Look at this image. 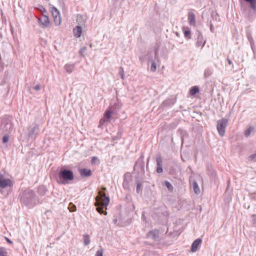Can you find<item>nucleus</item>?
<instances>
[{
  "instance_id": "3c124183",
  "label": "nucleus",
  "mask_w": 256,
  "mask_h": 256,
  "mask_svg": "<svg viewBox=\"0 0 256 256\" xmlns=\"http://www.w3.org/2000/svg\"><path fill=\"white\" fill-rule=\"evenodd\" d=\"M96 156L93 157V158H92V162H93V161H94V159H96Z\"/></svg>"
},
{
  "instance_id": "473e14b6",
  "label": "nucleus",
  "mask_w": 256,
  "mask_h": 256,
  "mask_svg": "<svg viewBox=\"0 0 256 256\" xmlns=\"http://www.w3.org/2000/svg\"><path fill=\"white\" fill-rule=\"evenodd\" d=\"M4 136L2 137V142L3 143H6L8 142L9 140V134H2Z\"/></svg>"
},
{
  "instance_id": "c9c22d12",
  "label": "nucleus",
  "mask_w": 256,
  "mask_h": 256,
  "mask_svg": "<svg viewBox=\"0 0 256 256\" xmlns=\"http://www.w3.org/2000/svg\"><path fill=\"white\" fill-rule=\"evenodd\" d=\"M156 69V64L154 62H152L150 66V70L152 72H155Z\"/></svg>"
},
{
  "instance_id": "6ab92c4d",
  "label": "nucleus",
  "mask_w": 256,
  "mask_h": 256,
  "mask_svg": "<svg viewBox=\"0 0 256 256\" xmlns=\"http://www.w3.org/2000/svg\"><path fill=\"white\" fill-rule=\"evenodd\" d=\"M176 100L174 98H169L162 102L161 104V106H162L164 107L170 106L175 103Z\"/></svg>"
},
{
  "instance_id": "49530a36",
  "label": "nucleus",
  "mask_w": 256,
  "mask_h": 256,
  "mask_svg": "<svg viewBox=\"0 0 256 256\" xmlns=\"http://www.w3.org/2000/svg\"><path fill=\"white\" fill-rule=\"evenodd\" d=\"M227 61L229 64L231 65L232 64V61L228 58H227Z\"/></svg>"
},
{
  "instance_id": "393cba45",
  "label": "nucleus",
  "mask_w": 256,
  "mask_h": 256,
  "mask_svg": "<svg viewBox=\"0 0 256 256\" xmlns=\"http://www.w3.org/2000/svg\"><path fill=\"white\" fill-rule=\"evenodd\" d=\"M164 184L170 192H173L174 187L169 182L166 180L164 182Z\"/></svg>"
},
{
  "instance_id": "f704fd0d",
  "label": "nucleus",
  "mask_w": 256,
  "mask_h": 256,
  "mask_svg": "<svg viewBox=\"0 0 256 256\" xmlns=\"http://www.w3.org/2000/svg\"><path fill=\"white\" fill-rule=\"evenodd\" d=\"M253 128L251 127H250L248 128L245 132H244V135L246 137H248L250 136V134L252 132Z\"/></svg>"
},
{
  "instance_id": "864d4df0",
  "label": "nucleus",
  "mask_w": 256,
  "mask_h": 256,
  "mask_svg": "<svg viewBox=\"0 0 256 256\" xmlns=\"http://www.w3.org/2000/svg\"><path fill=\"white\" fill-rule=\"evenodd\" d=\"M160 170H161V172H162V167H161Z\"/></svg>"
},
{
  "instance_id": "cd10ccee",
  "label": "nucleus",
  "mask_w": 256,
  "mask_h": 256,
  "mask_svg": "<svg viewBox=\"0 0 256 256\" xmlns=\"http://www.w3.org/2000/svg\"><path fill=\"white\" fill-rule=\"evenodd\" d=\"M84 243L85 246H88L90 243V238L89 235L85 234L84 236Z\"/></svg>"
},
{
  "instance_id": "37998d69",
  "label": "nucleus",
  "mask_w": 256,
  "mask_h": 256,
  "mask_svg": "<svg viewBox=\"0 0 256 256\" xmlns=\"http://www.w3.org/2000/svg\"><path fill=\"white\" fill-rule=\"evenodd\" d=\"M158 48H156L155 50V55L156 56H158Z\"/></svg>"
},
{
  "instance_id": "0eeeda50",
  "label": "nucleus",
  "mask_w": 256,
  "mask_h": 256,
  "mask_svg": "<svg viewBox=\"0 0 256 256\" xmlns=\"http://www.w3.org/2000/svg\"><path fill=\"white\" fill-rule=\"evenodd\" d=\"M40 6L41 8L40 10L42 12L43 14L42 17L39 18V21L42 25L43 28H48L50 26L48 17L47 15L44 14V12L46 13V10L42 6Z\"/></svg>"
},
{
  "instance_id": "8fccbe9b",
  "label": "nucleus",
  "mask_w": 256,
  "mask_h": 256,
  "mask_svg": "<svg viewBox=\"0 0 256 256\" xmlns=\"http://www.w3.org/2000/svg\"><path fill=\"white\" fill-rule=\"evenodd\" d=\"M113 222H114V224H116V222H117V220L116 219H114L113 220Z\"/></svg>"
},
{
  "instance_id": "9b49d317",
  "label": "nucleus",
  "mask_w": 256,
  "mask_h": 256,
  "mask_svg": "<svg viewBox=\"0 0 256 256\" xmlns=\"http://www.w3.org/2000/svg\"><path fill=\"white\" fill-rule=\"evenodd\" d=\"M52 14L54 17L56 25H59L60 24V12L56 8L53 7L52 10Z\"/></svg>"
},
{
  "instance_id": "603ef678",
  "label": "nucleus",
  "mask_w": 256,
  "mask_h": 256,
  "mask_svg": "<svg viewBox=\"0 0 256 256\" xmlns=\"http://www.w3.org/2000/svg\"><path fill=\"white\" fill-rule=\"evenodd\" d=\"M82 18V16H78V18H80H80Z\"/></svg>"
},
{
  "instance_id": "f257e3e1",
  "label": "nucleus",
  "mask_w": 256,
  "mask_h": 256,
  "mask_svg": "<svg viewBox=\"0 0 256 256\" xmlns=\"http://www.w3.org/2000/svg\"><path fill=\"white\" fill-rule=\"evenodd\" d=\"M20 200L22 204L29 208H32L42 202L34 192L30 189L25 190L22 193Z\"/></svg>"
},
{
  "instance_id": "7c9ffc66",
  "label": "nucleus",
  "mask_w": 256,
  "mask_h": 256,
  "mask_svg": "<svg viewBox=\"0 0 256 256\" xmlns=\"http://www.w3.org/2000/svg\"><path fill=\"white\" fill-rule=\"evenodd\" d=\"M8 252L6 249L4 247H0V256H6Z\"/></svg>"
},
{
  "instance_id": "2f4dec72",
  "label": "nucleus",
  "mask_w": 256,
  "mask_h": 256,
  "mask_svg": "<svg viewBox=\"0 0 256 256\" xmlns=\"http://www.w3.org/2000/svg\"><path fill=\"white\" fill-rule=\"evenodd\" d=\"M68 208L69 210H70V212H75L76 210V206L72 202H70L69 204Z\"/></svg>"
},
{
  "instance_id": "f8f14e48",
  "label": "nucleus",
  "mask_w": 256,
  "mask_h": 256,
  "mask_svg": "<svg viewBox=\"0 0 256 256\" xmlns=\"http://www.w3.org/2000/svg\"><path fill=\"white\" fill-rule=\"evenodd\" d=\"M148 238H152L154 241L159 242L160 240V232L158 230H154L149 232L147 234Z\"/></svg>"
},
{
  "instance_id": "bb28decb",
  "label": "nucleus",
  "mask_w": 256,
  "mask_h": 256,
  "mask_svg": "<svg viewBox=\"0 0 256 256\" xmlns=\"http://www.w3.org/2000/svg\"><path fill=\"white\" fill-rule=\"evenodd\" d=\"M212 73V70L210 68H207L204 70V77L205 78H208L209 76H210Z\"/></svg>"
},
{
  "instance_id": "412c9836",
  "label": "nucleus",
  "mask_w": 256,
  "mask_h": 256,
  "mask_svg": "<svg viewBox=\"0 0 256 256\" xmlns=\"http://www.w3.org/2000/svg\"><path fill=\"white\" fill-rule=\"evenodd\" d=\"M74 36L78 38L80 37L82 33V28L80 26H77L73 30Z\"/></svg>"
},
{
  "instance_id": "a211bd4d",
  "label": "nucleus",
  "mask_w": 256,
  "mask_h": 256,
  "mask_svg": "<svg viewBox=\"0 0 256 256\" xmlns=\"http://www.w3.org/2000/svg\"><path fill=\"white\" fill-rule=\"evenodd\" d=\"M112 114L113 112L110 110H106L104 114V119L101 120H100V122H101L102 120H103L104 122H110Z\"/></svg>"
},
{
  "instance_id": "9d476101",
  "label": "nucleus",
  "mask_w": 256,
  "mask_h": 256,
  "mask_svg": "<svg viewBox=\"0 0 256 256\" xmlns=\"http://www.w3.org/2000/svg\"><path fill=\"white\" fill-rule=\"evenodd\" d=\"M196 45L198 47L202 46V48L206 44V40H204V38L202 33L197 30L196 33Z\"/></svg>"
},
{
  "instance_id": "c756f323",
  "label": "nucleus",
  "mask_w": 256,
  "mask_h": 256,
  "mask_svg": "<svg viewBox=\"0 0 256 256\" xmlns=\"http://www.w3.org/2000/svg\"><path fill=\"white\" fill-rule=\"evenodd\" d=\"M157 167L156 169V172L160 173V156H158L156 158Z\"/></svg>"
},
{
  "instance_id": "6e6552de",
  "label": "nucleus",
  "mask_w": 256,
  "mask_h": 256,
  "mask_svg": "<svg viewBox=\"0 0 256 256\" xmlns=\"http://www.w3.org/2000/svg\"><path fill=\"white\" fill-rule=\"evenodd\" d=\"M40 128L38 125L34 123L29 127V132L28 136L29 138L35 139L38 134Z\"/></svg>"
},
{
  "instance_id": "f03ea898",
  "label": "nucleus",
  "mask_w": 256,
  "mask_h": 256,
  "mask_svg": "<svg viewBox=\"0 0 256 256\" xmlns=\"http://www.w3.org/2000/svg\"><path fill=\"white\" fill-rule=\"evenodd\" d=\"M250 6L240 4V10L244 17L249 21H253L256 17V0H244Z\"/></svg>"
},
{
  "instance_id": "7ed1b4c3",
  "label": "nucleus",
  "mask_w": 256,
  "mask_h": 256,
  "mask_svg": "<svg viewBox=\"0 0 256 256\" xmlns=\"http://www.w3.org/2000/svg\"><path fill=\"white\" fill-rule=\"evenodd\" d=\"M74 179L73 172L62 167L58 172L56 175V180L59 184H66Z\"/></svg>"
},
{
  "instance_id": "c03bdc74",
  "label": "nucleus",
  "mask_w": 256,
  "mask_h": 256,
  "mask_svg": "<svg viewBox=\"0 0 256 256\" xmlns=\"http://www.w3.org/2000/svg\"><path fill=\"white\" fill-rule=\"evenodd\" d=\"M86 50V47H83L82 48L80 51V54H82V52H84V51Z\"/></svg>"
},
{
  "instance_id": "4c0bfd02",
  "label": "nucleus",
  "mask_w": 256,
  "mask_h": 256,
  "mask_svg": "<svg viewBox=\"0 0 256 256\" xmlns=\"http://www.w3.org/2000/svg\"><path fill=\"white\" fill-rule=\"evenodd\" d=\"M95 256H103V250L102 249L98 250Z\"/></svg>"
},
{
  "instance_id": "39448f33",
  "label": "nucleus",
  "mask_w": 256,
  "mask_h": 256,
  "mask_svg": "<svg viewBox=\"0 0 256 256\" xmlns=\"http://www.w3.org/2000/svg\"><path fill=\"white\" fill-rule=\"evenodd\" d=\"M228 123V119L222 118L217 122L216 128L218 134L221 136H224L226 132V128Z\"/></svg>"
},
{
  "instance_id": "2eb2a0df",
  "label": "nucleus",
  "mask_w": 256,
  "mask_h": 256,
  "mask_svg": "<svg viewBox=\"0 0 256 256\" xmlns=\"http://www.w3.org/2000/svg\"><path fill=\"white\" fill-rule=\"evenodd\" d=\"M80 174L82 177H90L92 175V172L90 169L86 168H80L78 170Z\"/></svg>"
},
{
  "instance_id": "de8ad7c7",
  "label": "nucleus",
  "mask_w": 256,
  "mask_h": 256,
  "mask_svg": "<svg viewBox=\"0 0 256 256\" xmlns=\"http://www.w3.org/2000/svg\"><path fill=\"white\" fill-rule=\"evenodd\" d=\"M126 183H127V181L124 179L123 182L124 186Z\"/></svg>"
},
{
  "instance_id": "1a4fd4ad",
  "label": "nucleus",
  "mask_w": 256,
  "mask_h": 256,
  "mask_svg": "<svg viewBox=\"0 0 256 256\" xmlns=\"http://www.w3.org/2000/svg\"><path fill=\"white\" fill-rule=\"evenodd\" d=\"M96 202L94 203V206L96 207V210L97 212L100 214H104V215L107 214V212L104 210V208L105 207L106 209V207L103 206L102 204V200H100L98 196L96 198Z\"/></svg>"
},
{
  "instance_id": "dca6fc26",
  "label": "nucleus",
  "mask_w": 256,
  "mask_h": 256,
  "mask_svg": "<svg viewBox=\"0 0 256 256\" xmlns=\"http://www.w3.org/2000/svg\"><path fill=\"white\" fill-rule=\"evenodd\" d=\"M188 20L190 26H194L196 25V16L192 10L188 12Z\"/></svg>"
},
{
  "instance_id": "a19ab883",
  "label": "nucleus",
  "mask_w": 256,
  "mask_h": 256,
  "mask_svg": "<svg viewBox=\"0 0 256 256\" xmlns=\"http://www.w3.org/2000/svg\"><path fill=\"white\" fill-rule=\"evenodd\" d=\"M254 216V218L252 219V220H253V224L254 226L256 227V217L255 216Z\"/></svg>"
},
{
  "instance_id": "423d86ee",
  "label": "nucleus",
  "mask_w": 256,
  "mask_h": 256,
  "mask_svg": "<svg viewBox=\"0 0 256 256\" xmlns=\"http://www.w3.org/2000/svg\"><path fill=\"white\" fill-rule=\"evenodd\" d=\"M106 190V187L102 186V190L98 192V196L99 198V200H102V205L107 207L110 203V199L109 196H106L105 192Z\"/></svg>"
},
{
  "instance_id": "a18cd8bd",
  "label": "nucleus",
  "mask_w": 256,
  "mask_h": 256,
  "mask_svg": "<svg viewBox=\"0 0 256 256\" xmlns=\"http://www.w3.org/2000/svg\"><path fill=\"white\" fill-rule=\"evenodd\" d=\"M210 30L212 32H214V27L212 23L210 24Z\"/></svg>"
},
{
  "instance_id": "79ce46f5",
  "label": "nucleus",
  "mask_w": 256,
  "mask_h": 256,
  "mask_svg": "<svg viewBox=\"0 0 256 256\" xmlns=\"http://www.w3.org/2000/svg\"><path fill=\"white\" fill-rule=\"evenodd\" d=\"M6 242L8 244H13L12 242L10 239H9L8 238L6 237Z\"/></svg>"
},
{
  "instance_id": "b1692460",
  "label": "nucleus",
  "mask_w": 256,
  "mask_h": 256,
  "mask_svg": "<svg viewBox=\"0 0 256 256\" xmlns=\"http://www.w3.org/2000/svg\"><path fill=\"white\" fill-rule=\"evenodd\" d=\"M192 188H193V190L196 194H199L200 193V189L198 184L196 181L193 182Z\"/></svg>"
},
{
  "instance_id": "58836bf2",
  "label": "nucleus",
  "mask_w": 256,
  "mask_h": 256,
  "mask_svg": "<svg viewBox=\"0 0 256 256\" xmlns=\"http://www.w3.org/2000/svg\"><path fill=\"white\" fill-rule=\"evenodd\" d=\"M34 88L36 90H39L41 88V86L40 84H37Z\"/></svg>"
},
{
  "instance_id": "a878e982",
  "label": "nucleus",
  "mask_w": 256,
  "mask_h": 256,
  "mask_svg": "<svg viewBox=\"0 0 256 256\" xmlns=\"http://www.w3.org/2000/svg\"><path fill=\"white\" fill-rule=\"evenodd\" d=\"M199 92V88L198 86H194L191 88L190 90V94L194 96Z\"/></svg>"
},
{
  "instance_id": "09e8293b",
  "label": "nucleus",
  "mask_w": 256,
  "mask_h": 256,
  "mask_svg": "<svg viewBox=\"0 0 256 256\" xmlns=\"http://www.w3.org/2000/svg\"><path fill=\"white\" fill-rule=\"evenodd\" d=\"M149 158H148V161H147L146 169H148V164Z\"/></svg>"
},
{
  "instance_id": "4be33fe9",
  "label": "nucleus",
  "mask_w": 256,
  "mask_h": 256,
  "mask_svg": "<svg viewBox=\"0 0 256 256\" xmlns=\"http://www.w3.org/2000/svg\"><path fill=\"white\" fill-rule=\"evenodd\" d=\"M46 188L44 186H40L38 188V192L39 194L44 196L47 192Z\"/></svg>"
},
{
  "instance_id": "4468645a",
  "label": "nucleus",
  "mask_w": 256,
  "mask_h": 256,
  "mask_svg": "<svg viewBox=\"0 0 256 256\" xmlns=\"http://www.w3.org/2000/svg\"><path fill=\"white\" fill-rule=\"evenodd\" d=\"M12 181L9 178H4V176L0 173V188H4L10 186Z\"/></svg>"
},
{
  "instance_id": "20e7f679",
  "label": "nucleus",
  "mask_w": 256,
  "mask_h": 256,
  "mask_svg": "<svg viewBox=\"0 0 256 256\" xmlns=\"http://www.w3.org/2000/svg\"><path fill=\"white\" fill-rule=\"evenodd\" d=\"M144 156L142 154L136 160L134 166V170L137 174L138 176L142 177L144 174Z\"/></svg>"
},
{
  "instance_id": "f3484780",
  "label": "nucleus",
  "mask_w": 256,
  "mask_h": 256,
  "mask_svg": "<svg viewBox=\"0 0 256 256\" xmlns=\"http://www.w3.org/2000/svg\"><path fill=\"white\" fill-rule=\"evenodd\" d=\"M202 240L201 238H197L194 240L191 246V251L193 252H196L198 246L200 245Z\"/></svg>"
},
{
  "instance_id": "ddd939ff",
  "label": "nucleus",
  "mask_w": 256,
  "mask_h": 256,
  "mask_svg": "<svg viewBox=\"0 0 256 256\" xmlns=\"http://www.w3.org/2000/svg\"><path fill=\"white\" fill-rule=\"evenodd\" d=\"M12 124L10 120H6L4 126L2 130V133L9 134L12 129Z\"/></svg>"
},
{
  "instance_id": "aec40b11",
  "label": "nucleus",
  "mask_w": 256,
  "mask_h": 256,
  "mask_svg": "<svg viewBox=\"0 0 256 256\" xmlns=\"http://www.w3.org/2000/svg\"><path fill=\"white\" fill-rule=\"evenodd\" d=\"M140 177L136 176V192L138 194L142 190V181L140 180Z\"/></svg>"
},
{
  "instance_id": "e433bc0d",
  "label": "nucleus",
  "mask_w": 256,
  "mask_h": 256,
  "mask_svg": "<svg viewBox=\"0 0 256 256\" xmlns=\"http://www.w3.org/2000/svg\"><path fill=\"white\" fill-rule=\"evenodd\" d=\"M248 158L249 160H256V154L250 156Z\"/></svg>"
},
{
  "instance_id": "72a5a7b5",
  "label": "nucleus",
  "mask_w": 256,
  "mask_h": 256,
  "mask_svg": "<svg viewBox=\"0 0 256 256\" xmlns=\"http://www.w3.org/2000/svg\"><path fill=\"white\" fill-rule=\"evenodd\" d=\"M119 74L121 78L124 80V68L122 67H120L119 69Z\"/></svg>"
},
{
  "instance_id": "5701e85b",
  "label": "nucleus",
  "mask_w": 256,
  "mask_h": 256,
  "mask_svg": "<svg viewBox=\"0 0 256 256\" xmlns=\"http://www.w3.org/2000/svg\"><path fill=\"white\" fill-rule=\"evenodd\" d=\"M74 64H66L64 66V68L66 72L70 74L71 73L74 69Z\"/></svg>"
},
{
  "instance_id": "c85d7f7f",
  "label": "nucleus",
  "mask_w": 256,
  "mask_h": 256,
  "mask_svg": "<svg viewBox=\"0 0 256 256\" xmlns=\"http://www.w3.org/2000/svg\"><path fill=\"white\" fill-rule=\"evenodd\" d=\"M184 36L187 39L190 38V30L188 28H184Z\"/></svg>"
},
{
  "instance_id": "ea45409f",
  "label": "nucleus",
  "mask_w": 256,
  "mask_h": 256,
  "mask_svg": "<svg viewBox=\"0 0 256 256\" xmlns=\"http://www.w3.org/2000/svg\"><path fill=\"white\" fill-rule=\"evenodd\" d=\"M248 40L250 42V44L251 47L252 48V45L254 44V42H253V41H252V38L250 36H248Z\"/></svg>"
}]
</instances>
